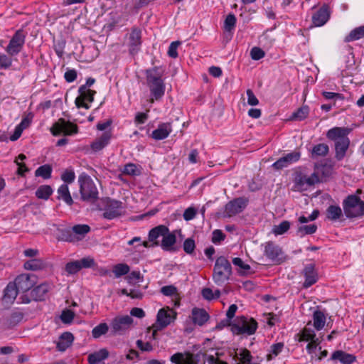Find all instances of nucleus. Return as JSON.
<instances>
[{
    "mask_svg": "<svg viewBox=\"0 0 364 364\" xmlns=\"http://www.w3.org/2000/svg\"><path fill=\"white\" fill-rule=\"evenodd\" d=\"M52 193L53 189L48 185H42L39 186L36 191V197L43 200H48Z\"/></svg>",
    "mask_w": 364,
    "mask_h": 364,
    "instance_id": "58836bf2",
    "label": "nucleus"
},
{
    "mask_svg": "<svg viewBox=\"0 0 364 364\" xmlns=\"http://www.w3.org/2000/svg\"><path fill=\"white\" fill-rule=\"evenodd\" d=\"M172 132V126L169 122L159 124L156 129L151 133V137L155 140H163L168 136Z\"/></svg>",
    "mask_w": 364,
    "mask_h": 364,
    "instance_id": "f3484780",
    "label": "nucleus"
},
{
    "mask_svg": "<svg viewBox=\"0 0 364 364\" xmlns=\"http://www.w3.org/2000/svg\"><path fill=\"white\" fill-rule=\"evenodd\" d=\"M329 151L328 146L326 144H318L315 145L311 151V156L313 158L318 156H325Z\"/></svg>",
    "mask_w": 364,
    "mask_h": 364,
    "instance_id": "ea45409f",
    "label": "nucleus"
},
{
    "mask_svg": "<svg viewBox=\"0 0 364 364\" xmlns=\"http://www.w3.org/2000/svg\"><path fill=\"white\" fill-rule=\"evenodd\" d=\"M300 157L301 153L297 151H294L279 158L272 164V166L277 170L282 169L283 168L287 167L290 164L298 161Z\"/></svg>",
    "mask_w": 364,
    "mask_h": 364,
    "instance_id": "4468645a",
    "label": "nucleus"
},
{
    "mask_svg": "<svg viewBox=\"0 0 364 364\" xmlns=\"http://www.w3.org/2000/svg\"><path fill=\"white\" fill-rule=\"evenodd\" d=\"M142 276L140 272L133 271L126 277L128 283L133 284L134 282H139L142 279Z\"/></svg>",
    "mask_w": 364,
    "mask_h": 364,
    "instance_id": "bf43d9fd",
    "label": "nucleus"
},
{
    "mask_svg": "<svg viewBox=\"0 0 364 364\" xmlns=\"http://www.w3.org/2000/svg\"><path fill=\"white\" fill-rule=\"evenodd\" d=\"M290 228V223L284 220L279 223L278 225H274L272 229V232L275 235H280L285 233Z\"/></svg>",
    "mask_w": 364,
    "mask_h": 364,
    "instance_id": "09e8293b",
    "label": "nucleus"
},
{
    "mask_svg": "<svg viewBox=\"0 0 364 364\" xmlns=\"http://www.w3.org/2000/svg\"><path fill=\"white\" fill-rule=\"evenodd\" d=\"M180 44L181 43L179 41H173L170 44L168 50V55L169 57L173 58L178 57L177 49Z\"/></svg>",
    "mask_w": 364,
    "mask_h": 364,
    "instance_id": "e2e57ef3",
    "label": "nucleus"
},
{
    "mask_svg": "<svg viewBox=\"0 0 364 364\" xmlns=\"http://www.w3.org/2000/svg\"><path fill=\"white\" fill-rule=\"evenodd\" d=\"M72 234L76 237V242L82 240L86 234L90 231V228L87 225H76L72 228Z\"/></svg>",
    "mask_w": 364,
    "mask_h": 364,
    "instance_id": "7c9ffc66",
    "label": "nucleus"
},
{
    "mask_svg": "<svg viewBox=\"0 0 364 364\" xmlns=\"http://www.w3.org/2000/svg\"><path fill=\"white\" fill-rule=\"evenodd\" d=\"M232 263L235 266L240 267L241 269L245 272L250 269V266L249 264H245L242 259L240 257H235L232 259Z\"/></svg>",
    "mask_w": 364,
    "mask_h": 364,
    "instance_id": "338daca9",
    "label": "nucleus"
},
{
    "mask_svg": "<svg viewBox=\"0 0 364 364\" xmlns=\"http://www.w3.org/2000/svg\"><path fill=\"white\" fill-rule=\"evenodd\" d=\"M247 96V103L251 106H255L259 104V100L255 95L252 90L248 89L246 92Z\"/></svg>",
    "mask_w": 364,
    "mask_h": 364,
    "instance_id": "69168bd1",
    "label": "nucleus"
},
{
    "mask_svg": "<svg viewBox=\"0 0 364 364\" xmlns=\"http://www.w3.org/2000/svg\"><path fill=\"white\" fill-rule=\"evenodd\" d=\"M176 318V313L171 309H161L157 314L156 321L154 327L156 330H162L168 326Z\"/></svg>",
    "mask_w": 364,
    "mask_h": 364,
    "instance_id": "9d476101",
    "label": "nucleus"
},
{
    "mask_svg": "<svg viewBox=\"0 0 364 364\" xmlns=\"http://www.w3.org/2000/svg\"><path fill=\"white\" fill-rule=\"evenodd\" d=\"M72 228L61 230L60 235V240L68 242H76V237L72 234Z\"/></svg>",
    "mask_w": 364,
    "mask_h": 364,
    "instance_id": "8fccbe9b",
    "label": "nucleus"
},
{
    "mask_svg": "<svg viewBox=\"0 0 364 364\" xmlns=\"http://www.w3.org/2000/svg\"><path fill=\"white\" fill-rule=\"evenodd\" d=\"M176 235L168 231L167 233L163 235L161 242L159 245H161L163 250H169L176 243Z\"/></svg>",
    "mask_w": 364,
    "mask_h": 364,
    "instance_id": "72a5a7b5",
    "label": "nucleus"
},
{
    "mask_svg": "<svg viewBox=\"0 0 364 364\" xmlns=\"http://www.w3.org/2000/svg\"><path fill=\"white\" fill-rule=\"evenodd\" d=\"M108 330V325L106 323H101L92 329V335L95 338H98L101 336L106 334Z\"/></svg>",
    "mask_w": 364,
    "mask_h": 364,
    "instance_id": "49530a36",
    "label": "nucleus"
},
{
    "mask_svg": "<svg viewBox=\"0 0 364 364\" xmlns=\"http://www.w3.org/2000/svg\"><path fill=\"white\" fill-rule=\"evenodd\" d=\"M326 215L328 220L336 221L343 215V213L338 205H331L326 209Z\"/></svg>",
    "mask_w": 364,
    "mask_h": 364,
    "instance_id": "473e14b6",
    "label": "nucleus"
},
{
    "mask_svg": "<svg viewBox=\"0 0 364 364\" xmlns=\"http://www.w3.org/2000/svg\"><path fill=\"white\" fill-rule=\"evenodd\" d=\"M50 132L53 136H59L61 134L68 136L73 135L78 132V127L70 121L60 118L53 124Z\"/></svg>",
    "mask_w": 364,
    "mask_h": 364,
    "instance_id": "6e6552de",
    "label": "nucleus"
},
{
    "mask_svg": "<svg viewBox=\"0 0 364 364\" xmlns=\"http://www.w3.org/2000/svg\"><path fill=\"white\" fill-rule=\"evenodd\" d=\"M148 87L154 100H159L164 95L166 85L163 80L164 71L159 67L147 69L145 72Z\"/></svg>",
    "mask_w": 364,
    "mask_h": 364,
    "instance_id": "f257e3e1",
    "label": "nucleus"
},
{
    "mask_svg": "<svg viewBox=\"0 0 364 364\" xmlns=\"http://www.w3.org/2000/svg\"><path fill=\"white\" fill-rule=\"evenodd\" d=\"M304 275L305 277V282L304 283V287L309 288L317 282L318 275L315 271L314 265L309 264L305 266L304 269Z\"/></svg>",
    "mask_w": 364,
    "mask_h": 364,
    "instance_id": "a211bd4d",
    "label": "nucleus"
},
{
    "mask_svg": "<svg viewBox=\"0 0 364 364\" xmlns=\"http://www.w3.org/2000/svg\"><path fill=\"white\" fill-rule=\"evenodd\" d=\"M25 40L26 34L23 31L18 30L10 40L6 48V53L11 56L18 54L23 47Z\"/></svg>",
    "mask_w": 364,
    "mask_h": 364,
    "instance_id": "1a4fd4ad",
    "label": "nucleus"
},
{
    "mask_svg": "<svg viewBox=\"0 0 364 364\" xmlns=\"http://www.w3.org/2000/svg\"><path fill=\"white\" fill-rule=\"evenodd\" d=\"M349 129L343 127H334L329 129L326 134L328 139L333 140L336 142L339 141L341 138L348 137Z\"/></svg>",
    "mask_w": 364,
    "mask_h": 364,
    "instance_id": "393cba45",
    "label": "nucleus"
},
{
    "mask_svg": "<svg viewBox=\"0 0 364 364\" xmlns=\"http://www.w3.org/2000/svg\"><path fill=\"white\" fill-rule=\"evenodd\" d=\"M208 318L209 316L204 309L194 308L192 310V321L195 324L202 326Z\"/></svg>",
    "mask_w": 364,
    "mask_h": 364,
    "instance_id": "bb28decb",
    "label": "nucleus"
},
{
    "mask_svg": "<svg viewBox=\"0 0 364 364\" xmlns=\"http://www.w3.org/2000/svg\"><path fill=\"white\" fill-rule=\"evenodd\" d=\"M225 235L220 230H215L213 232L212 242L215 244L220 243L224 240Z\"/></svg>",
    "mask_w": 364,
    "mask_h": 364,
    "instance_id": "0e129e2a",
    "label": "nucleus"
},
{
    "mask_svg": "<svg viewBox=\"0 0 364 364\" xmlns=\"http://www.w3.org/2000/svg\"><path fill=\"white\" fill-rule=\"evenodd\" d=\"M299 341H313L315 344H319L321 341L316 338L314 331L310 328H304L299 335Z\"/></svg>",
    "mask_w": 364,
    "mask_h": 364,
    "instance_id": "c9c22d12",
    "label": "nucleus"
},
{
    "mask_svg": "<svg viewBox=\"0 0 364 364\" xmlns=\"http://www.w3.org/2000/svg\"><path fill=\"white\" fill-rule=\"evenodd\" d=\"M74 340L73 335L70 332H65L59 337L57 342V348L60 351H65L71 346Z\"/></svg>",
    "mask_w": 364,
    "mask_h": 364,
    "instance_id": "a878e982",
    "label": "nucleus"
},
{
    "mask_svg": "<svg viewBox=\"0 0 364 364\" xmlns=\"http://www.w3.org/2000/svg\"><path fill=\"white\" fill-rule=\"evenodd\" d=\"M264 255L272 262H280L282 261V250L273 242H269L266 244Z\"/></svg>",
    "mask_w": 364,
    "mask_h": 364,
    "instance_id": "dca6fc26",
    "label": "nucleus"
},
{
    "mask_svg": "<svg viewBox=\"0 0 364 364\" xmlns=\"http://www.w3.org/2000/svg\"><path fill=\"white\" fill-rule=\"evenodd\" d=\"M317 230V226L314 224L304 225L298 228L297 235L300 237H304L306 235L314 234Z\"/></svg>",
    "mask_w": 364,
    "mask_h": 364,
    "instance_id": "79ce46f5",
    "label": "nucleus"
},
{
    "mask_svg": "<svg viewBox=\"0 0 364 364\" xmlns=\"http://www.w3.org/2000/svg\"><path fill=\"white\" fill-rule=\"evenodd\" d=\"M78 183L82 200L95 202L98 198V191L93 180L87 174L79 176Z\"/></svg>",
    "mask_w": 364,
    "mask_h": 364,
    "instance_id": "20e7f679",
    "label": "nucleus"
},
{
    "mask_svg": "<svg viewBox=\"0 0 364 364\" xmlns=\"http://www.w3.org/2000/svg\"><path fill=\"white\" fill-rule=\"evenodd\" d=\"M18 293L16 284L14 283H9L4 290V299L6 302L11 303L16 298Z\"/></svg>",
    "mask_w": 364,
    "mask_h": 364,
    "instance_id": "2f4dec72",
    "label": "nucleus"
},
{
    "mask_svg": "<svg viewBox=\"0 0 364 364\" xmlns=\"http://www.w3.org/2000/svg\"><path fill=\"white\" fill-rule=\"evenodd\" d=\"M265 53L259 47H253L250 50V56L252 59L258 60L264 58Z\"/></svg>",
    "mask_w": 364,
    "mask_h": 364,
    "instance_id": "6e6d98bb",
    "label": "nucleus"
},
{
    "mask_svg": "<svg viewBox=\"0 0 364 364\" xmlns=\"http://www.w3.org/2000/svg\"><path fill=\"white\" fill-rule=\"evenodd\" d=\"M141 45V31L137 28H133L129 35L127 46L130 54L137 53Z\"/></svg>",
    "mask_w": 364,
    "mask_h": 364,
    "instance_id": "ddd939ff",
    "label": "nucleus"
},
{
    "mask_svg": "<svg viewBox=\"0 0 364 364\" xmlns=\"http://www.w3.org/2000/svg\"><path fill=\"white\" fill-rule=\"evenodd\" d=\"M75 178V174L73 169H66L61 175V179L68 183H71Z\"/></svg>",
    "mask_w": 364,
    "mask_h": 364,
    "instance_id": "864d4df0",
    "label": "nucleus"
},
{
    "mask_svg": "<svg viewBox=\"0 0 364 364\" xmlns=\"http://www.w3.org/2000/svg\"><path fill=\"white\" fill-rule=\"evenodd\" d=\"M168 232V228L163 225H158L152 228L149 232V240L153 242V245L159 246L160 242L159 238L163 237L164 234Z\"/></svg>",
    "mask_w": 364,
    "mask_h": 364,
    "instance_id": "aec40b11",
    "label": "nucleus"
},
{
    "mask_svg": "<svg viewBox=\"0 0 364 364\" xmlns=\"http://www.w3.org/2000/svg\"><path fill=\"white\" fill-rule=\"evenodd\" d=\"M133 318L129 315L115 316L110 322L112 335H123L129 331L133 323Z\"/></svg>",
    "mask_w": 364,
    "mask_h": 364,
    "instance_id": "0eeeda50",
    "label": "nucleus"
},
{
    "mask_svg": "<svg viewBox=\"0 0 364 364\" xmlns=\"http://www.w3.org/2000/svg\"><path fill=\"white\" fill-rule=\"evenodd\" d=\"M309 113V108L306 105H304L299 108L296 112L292 114L291 119L301 121L306 119Z\"/></svg>",
    "mask_w": 364,
    "mask_h": 364,
    "instance_id": "c03bdc74",
    "label": "nucleus"
},
{
    "mask_svg": "<svg viewBox=\"0 0 364 364\" xmlns=\"http://www.w3.org/2000/svg\"><path fill=\"white\" fill-rule=\"evenodd\" d=\"M129 266L127 264L120 263L113 267V273L115 277L119 278L123 275H125L129 272Z\"/></svg>",
    "mask_w": 364,
    "mask_h": 364,
    "instance_id": "37998d69",
    "label": "nucleus"
},
{
    "mask_svg": "<svg viewBox=\"0 0 364 364\" xmlns=\"http://www.w3.org/2000/svg\"><path fill=\"white\" fill-rule=\"evenodd\" d=\"M283 343H277L273 344L270 347L269 353L267 355V358L268 360H271L275 357H277L283 350L284 348Z\"/></svg>",
    "mask_w": 364,
    "mask_h": 364,
    "instance_id": "a18cd8bd",
    "label": "nucleus"
},
{
    "mask_svg": "<svg viewBox=\"0 0 364 364\" xmlns=\"http://www.w3.org/2000/svg\"><path fill=\"white\" fill-rule=\"evenodd\" d=\"M12 65V59L5 54L0 53V68L8 69Z\"/></svg>",
    "mask_w": 364,
    "mask_h": 364,
    "instance_id": "4d7b16f0",
    "label": "nucleus"
},
{
    "mask_svg": "<svg viewBox=\"0 0 364 364\" xmlns=\"http://www.w3.org/2000/svg\"><path fill=\"white\" fill-rule=\"evenodd\" d=\"M48 291L49 285L41 284L31 290V296L36 301H42L45 299Z\"/></svg>",
    "mask_w": 364,
    "mask_h": 364,
    "instance_id": "cd10ccee",
    "label": "nucleus"
},
{
    "mask_svg": "<svg viewBox=\"0 0 364 364\" xmlns=\"http://www.w3.org/2000/svg\"><path fill=\"white\" fill-rule=\"evenodd\" d=\"M74 316L75 314L73 311L69 309H66L63 311L60 316V319L64 323H70L73 321Z\"/></svg>",
    "mask_w": 364,
    "mask_h": 364,
    "instance_id": "5fc2aeb1",
    "label": "nucleus"
},
{
    "mask_svg": "<svg viewBox=\"0 0 364 364\" xmlns=\"http://www.w3.org/2000/svg\"><path fill=\"white\" fill-rule=\"evenodd\" d=\"M325 168V166L316 164L314 173L310 176L301 173H297L294 178V190L298 191H306L310 186L319 183L321 181L320 173Z\"/></svg>",
    "mask_w": 364,
    "mask_h": 364,
    "instance_id": "7ed1b4c3",
    "label": "nucleus"
},
{
    "mask_svg": "<svg viewBox=\"0 0 364 364\" xmlns=\"http://www.w3.org/2000/svg\"><path fill=\"white\" fill-rule=\"evenodd\" d=\"M248 200L240 197L235 198L226 204L225 212L228 217H232L241 213L247 206Z\"/></svg>",
    "mask_w": 364,
    "mask_h": 364,
    "instance_id": "f8f14e48",
    "label": "nucleus"
},
{
    "mask_svg": "<svg viewBox=\"0 0 364 364\" xmlns=\"http://www.w3.org/2000/svg\"><path fill=\"white\" fill-rule=\"evenodd\" d=\"M349 144L350 140L348 137L341 138L339 141L335 143L336 158L338 160H341L345 156Z\"/></svg>",
    "mask_w": 364,
    "mask_h": 364,
    "instance_id": "b1692460",
    "label": "nucleus"
},
{
    "mask_svg": "<svg viewBox=\"0 0 364 364\" xmlns=\"http://www.w3.org/2000/svg\"><path fill=\"white\" fill-rule=\"evenodd\" d=\"M109 355V352L105 348L90 354L87 358L89 364H101L105 363L103 360Z\"/></svg>",
    "mask_w": 364,
    "mask_h": 364,
    "instance_id": "c85d7f7f",
    "label": "nucleus"
},
{
    "mask_svg": "<svg viewBox=\"0 0 364 364\" xmlns=\"http://www.w3.org/2000/svg\"><path fill=\"white\" fill-rule=\"evenodd\" d=\"M364 38V25L353 29L345 38V42H351Z\"/></svg>",
    "mask_w": 364,
    "mask_h": 364,
    "instance_id": "e433bc0d",
    "label": "nucleus"
},
{
    "mask_svg": "<svg viewBox=\"0 0 364 364\" xmlns=\"http://www.w3.org/2000/svg\"><path fill=\"white\" fill-rule=\"evenodd\" d=\"M183 250L187 254H189V255L192 254L196 247L195 241L191 238L186 239L183 242Z\"/></svg>",
    "mask_w": 364,
    "mask_h": 364,
    "instance_id": "13d9d810",
    "label": "nucleus"
},
{
    "mask_svg": "<svg viewBox=\"0 0 364 364\" xmlns=\"http://www.w3.org/2000/svg\"><path fill=\"white\" fill-rule=\"evenodd\" d=\"M236 23V18L234 14H230L227 16L225 23L224 28L227 31H231L234 29Z\"/></svg>",
    "mask_w": 364,
    "mask_h": 364,
    "instance_id": "3c124183",
    "label": "nucleus"
},
{
    "mask_svg": "<svg viewBox=\"0 0 364 364\" xmlns=\"http://www.w3.org/2000/svg\"><path fill=\"white\" fill-rule=\"evenodd\" d=\"M13 283L16 284L18 291L25 292L33 287L34 281L31 279L29 274H22L18 275Z\"/></svg>",
    "mask_w": 364,
    "mask_h": 364,
    "instance_id": "2eb2a0df",
    "label": "nucleus"
},
{
    "mask_svg": "<svg viewBox=\"0 0 364 364\" xmlns=\"http://www.w3.org/2000/svg\"><path fill=\"white\" fill-rule=\"evenodd\" d=\"M78 263L77 260L67 263L65 269L68 274H74L78 272L81 269Z\"/></svg>",
    "mask_w": 364,
    "mask_h": 364,
    "instance_id": "603ef678",
    "label": "nucleus"
},
{
    "mask_svg": "<svg viewBox=\"0 0 364 364\" xmlns=\"http://www.w3.org/2000/svg\"><path fill=\"white\" fill-rule=\"evenodd\" d=\"M331 360H338L342 364H351L355 360V356L353 354L346 353L345 351L338 350L334 351L331 356Z\"/></svg>",
    "mask_w": 364,
    "mask_h": 364,
    "instance_id": "5701e85b",
    "label": "nucleus"
},
{
    "mask_svg": "<svg viewBox=\"0 0 364 364\" xmlns=\"http://www.w3.org/2000/svg\"><path fill=\"white\" fill-rule=\"evenodd\" d=\"M329 17L328 8L322 6L313 15L312 21L316 26H321L328 21Z\"/></svg>",
    "mask_w": 364,
    "mask_h": 364,
    "instance_id": "412c9836",
    "label": "nucleus"
},
{
    "mask_svg": "<svg viewBox=\"0 0 364 364\" xmlns=\"http://www.w3.org/2000/svg\"><path fill=\"white\" fill-rule=\"evenodd\" d=\"M343 208L348 218H359L364 215V201L355 195L348 196L343 200Z\"/></svg>",
    "mask_w": 364,
    "mask_h": 364,
    "instance_id": "39448f33",
    "label": "nucleus"
},
{
    "mask_svg": "<svg viewBox=\"0 0 364 364\" xmlns=\"http://www.w3.org/2000/svg\"><path fill=\"white\" fill-rule=\"evenodd\" d=\"M314 327L319 331L322 329L326 323V316L321 311H316L313 315Z\"/></svg>",
    "mask_w": 364,
    "mask_h": 364,
    "instance_id": "4c0bfd02",
    "label": "nucleus"
},
{
    "mask_svg": "<svg viewBox=\"0 0 364 364\" xmlns=\"http://www.w3.org/2000/svg\"><path fill=\"white\" fill-rule=\"evenodd\" d=\"M77 262H79L78 264H80L81 269L82 268L92 267L95 265V260L90 257L82 258L81 259L77 260Z\"/></svg>",
    "mask_w": 364,
    "mask_h": 364,
    "instance_id": "680f3d73",
    "label": "nucleus"
},
{
    "mask_svg": "<svg viewBox=\"0 0 364 364\" xmlns=\"http://www.w3.org/2000/svg\"><path fill=\"white\" fill-rule=\"evenodd\" d=\"M45 262L41 259H31L26 261L23 264V267L26 269L31 271L41 270L45 268Z\"/></svg>",
    "mask_w": 364,
    "mask_h": 364,
    "instance_id": "f704fd0d",
    "label": "nucleus"
},
{
    "mask_svg": "<svg viewBox=\"0 0 364 364\" xmlns=\"http://www.w3.org/2000/svg\"><path fill=\"white\" fill-rule=\"evenodd\" d=\"M58 199L63 200L66 204L71 205L73 203V198L67 184H62L58 189Z\"/></svg>",
    "mask_w": 364,
    "mask_h": 364,
    "instance_id": "c756f323",
    "label": "nucleus"
},
{
    "mask_svg": "<svg viewBox=\"0 0 364 364\" xmlns=\"http://www.w3.org/2000/svg\"><path fill=\"white\" fill-rule=\"evenodd\" d=\"M111 139L109 132H104L99 138L96 139L90 145L92 150L97 152L108 145Z\"/></svg>",
    "mask_w": 364,
    "mask_h": 364,
    "instance_id": "4be33fe9",
    "label": "nucleus"
},
{
    "mask_svg": "<svg viewBox=\"0 0 364 364\" xmlns=\"http://www.w3.org/2000/svg\"><path fill=\"white\" fill-rule=\"evenodd\" d=\"M231 275L232 267L228 259L224 256L218 257L213 272L214 282L218 286H222L230 279Z\"/></svg>",
    "mask_w": 364,
    "mask_h": 364,
    "instance_id": "f03ea898",
    "label": "nucleus"
},
{
    "mask_svg": "<svg viewBox=\"0 0 364 364\" xmlns=\"http://www.w3.org/2000/svg\"><path fill=\"white\" fill-rule=\"evenodd\" d=\"M123 210L122 203L116 200L107 199L103 213V218L107 220H112L122 215Z\"/></svg>",
    "mask_w": 364,
    "mask_h": 364,
    "instance_id": "9b49d317",
    "label": "nucleus"
},
{
    "mask_svg": "<svg viewBox=\"0 0 364 364\" xmlns=\"http://www.w3.org/2000/svg\"><path fill=\"white\" fill-rule=\"evenodd\" d=\"M52 167L49 164H45L39 166L35 171V176L42 177L44 179H48L51 177Z\"/></svg>",
    "mask_w": 364,
    "mask_h": 364,
    "instance_id": "a19ab883",
    "label": "nucleus"
},
{
    "mask_svg": "<svg viewBox=\"0 0 364 364\" xmlns=\"http://www.w3.org/2000/svg\"><path fill=\"white\" fill-rule=\"evenodd\" d=\"M170 360L174 364H196L194 355L191 353H176L173 354Z\"/></svg>",
    "mask_w": 364,
    "mask_h": 364,
    "instance_id": "6ab92c4d",
    "label": "nucleus"
},
{
    "mask_svg": "<svg viewBox=\"0 0 364 364\" xmlns=\"http://www.w3.org/2000/svg\"><path fill=\"white\" fill-rule=\"evenodd\" d=\"M257 328V323L252 318L237 317L231 324V331L237 335H252Z\"/></svg>",
    "mask_w": 364,
    "mask_h": 364,
    "instance_id": "423d86ee",
    "label": "nucleus"
},
{
    "mask_svg": "<svg viewBox=\"0 0 364 364\" xmlns=\"http://www.w3.org/2000/svg\"><path fill=\"white\" fill-rule=\"evenodd\" d=\"M123 173L129 176H139L141 174V168L134 164H127L124 167Z\"/></svg>",
    "mask_w": 364,
    "mask_h": 364,
    "instance_id": "de8ad7c7",
    "label": "nucleus"
},
{
    "mask_svg": "<svg viewBox=\"0 0 364 364\" xmlns=\"http://www.w3.org/2000/svg\"><path fill=\"white\" fill-rule=\"evenodd\" d=\"M33 115L32 113H28L26 116H25L21 123L18 124L20 127H21L23 130L29 127L31 124Z\"/></svg>",
    "mask_w": 364,
    "mask_h": 364,
    "instance_id": "774afa93",
    "label": "nucleus"
},
{
    "mask_svg": "<svg viewBox=\"0 0 364 364\" xmlns=\"http://www.w3.org/2000/svg\"><path fill=\"white\" fill-rule=\"evenodd\" d=\"M252 357L251 355L250 352L247 349L242 350L239 353L240 360L243 364H245V363L249 364L252 360Z\"/></svg>",
    "mask_w": 364,
    "mask_h": 364,
    "instance_id": "052dcab7",
    "label": "nucleus"
}]
</instances>
